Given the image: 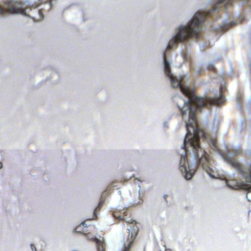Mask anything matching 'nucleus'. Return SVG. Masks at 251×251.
<instances>
[{
	"mask_svg": "<svg viewBox=\"0 0 251 251\" xmlns=\"http://www.w3.org/2000/svg\"><path fill=\"white\" fill-rule=\"evenodd\" d=\"M163 56L165 73L170 79L172 87L174 88L179 87L182 93L188 99L187 101L184 102L183 107L178 106L181 112V115L182 116H184L188 114L189 120L192 121L186 125L187 133L184 140L183 148L186 150L187 136H192L188 139V142L194 149L193 151L197 164L190 165L187 156H181L179 169L187 180L191 179L192 178L198 166H201L211 177L214 178L215 177L211 174L212 170L209 166L210 162L209 155L200 146V136L198 133L200 129L197 126V119L195 115L197 111L201 112L202 109L210 108L213 105L220 106L223 104L225 100L223 96V92L226 90V88L224 86L220 87V93L218 98L196 96L194 91L183 83V76H181L179 79H178L172 75L169 62L166 58L165 50L163 52Z\"/></svg>",
	"mask_w": 251,
	"mask_h": 251,
	"instance_id": "1",
	"label": "nucleus"
},
{
	"mask_svg": "<svg viewBox=\"0 0 251 251\" xmlns=\"http://www.w3.org/2000/svg\"><path fill=\"white\" fill-rule=\"evenodd\" d=\"M233 0H219L211 10L206 12H197L187 25H181L179 31L174 36L168 45L167 48L172 49L175 45L183 42L190 38H198L201 36V24L205 21L206 17H213L223 6L225 9L233 5Z\"/></svg>",
	"mask_w": 251,
	"mask_h": 251,
	"instance_id": "2",
	"label": "nucleus"
},
{
	"mask_svg": "<svg viewBox=\"0 0 251 251\" xmlns=\"http://www.w3.org/2000/svg\"><path fill=\"white\" fill-rule=\"evenodd\" d=\"M237 174L243 177L244 180L240 182L236 179V190L243 187L251 190V165L244 167L236 160ZM246 198L248 201L251 202V191L247 193Z\"/></svg>",
	"mask_w": 251,
	"mask_h": 251,
	"instance_id": "3",
	"label": "nucleus"
},
{
	"mask_svg": "<svg viewBox=\"0 0 251 251\" xmlns=\"http://www.w3.org/2000/svg\"><path fill=\"white\" fill-rule=\"evenodd\" d=\"M126 222L131 224L132 226L128 229V231L127 241L128 242V244L125 247L123 251H130L131 247L134 242L139 232V228L137 226L136 221H133L132 222L126 221Z\"/></svg>",
	"mask_w": 251,
	"mask_h": 251,
	"instance_id": "4",
	"label": "nucleus"
},
{
	"mask_svg": "<svg viewBox=\"0 0 251 251\" xmlns=\"http://www.w3.org/2000/svg\"><path fill=\"white\" fill-rule=\"evenodd\" d=\"M20 13L23 15H25V9L19 8L15 6L11 1H6L4 2V8L0 6V14H17Z\"/></svg>",
	"mask_w": 251,
	"mask_h": 251,
	"instance_id": "5",
	"label": "nucleus"
},
{
	"mask_svg": "<svg viewBox=\"0 0 251 251\" xmlns=\"http://www.w3.org/2000/svg\"><path fill=\"white\" fill-rule=\"evenodd\" d=\"M220 154L226 163L230 165L233 167H235V153H231L229 151H227L226 152L220 153Z\"/></svg>",
	"mask_w": 251,
	"mask_h": 251,
	"instance_id": "6",
	"label": "nucleus"
},
{
	"mask_svg": "<svg viewBox=\"0 0 251 251\" xmlns=\"http://www.w3.org/2000/svg\"><path fill=\"white\" fill-rule=\"evenodd\" d=\"M127 209H124L123 210H116L113 213V216L115 219L119 220V221H125L126 223V221L132 222L134 221L133 220H126L125 219V216L127 215ZM128 224V223H127ZM130 224V223H129ZM131 226H130V227L132 226V225L130 224Z\"/></svg>",
	"mask_w": 251,
	"mask_h": 251,
	"instance_id": "7",
	"label": "nucleus"
},
{
	"mask_svg": "<svg viewBox=\"0 0 251 251\" xmlns=\"http://www.w3.org/2000/svg\"><path fill=\"white\" fill-rule=\"evenodd\" d=\"M92 240L95 243L97 251H106V244L103 240H101L94 237Z\"/></svg>",
	"mask_w": 251,
	"mask_h": 251,
	"instance_id": "8",
	"label": "nucleus"
},
{
	"mask_svg": "<svg viewBox=\"0 0 251 251\" xmlns=\"http://www.w3.org/2000/svg\"><path fill=\"white\" fill-rule=\"evenodd\" d=\"M236 108H238L240 111H243V94L241 92H238L236 94Z\"/></svg>",
	"mask_w": 251,
	"mask_h": 251,
	"instance_id": "9",
	"label": "nucleus"
},
{
	"mask_svg": "<svg viewBox=\"0 0 251 251\" xmlns=\"http://www.w3.org/2000/svg\"><path fill=\"white\" fill-rule=\"evenodd\" d=\"M75 231L77 233H80L85 235L88 233L87 226L85 224V222H82L77 226L75 228Z\"/></svg>",
	"mask_w": 251,
	"mask_h": 251,
	"instance_id": "10",
	"label": "nucleus"
},
{
	"mask_svg": "<svg viewBox=\"0 0 251 251\" xmlns=\"http://www.w3.org/2000/svg\"><path fill=\"white\" fill-rule=\"evenodd\" d=\"M219 178L221 180H225L226 184L228 188L232 190H235V180L234 179L230 180L227 179L225 176L219 177Z\"/></svg>",
	"mask_w": 251,
	"mask_h": 251,
	"instance_id": "11",
	"label": "nucleus"
},
{
	"mask_svg": "<svg viewBox=\"0 0 251 251\" xmlns=\"http://www.w3.org/2000/svg\"><path fill=\"white\" fill-rule=\"evenodd\" d=\"M234 25V22L226 24L221 26L220 29L223 31H226L229 28L233 27Z\"/></svg>",
	"mask_w": 251,
	"mask_h": 251,
	"instance_id": "12",
	"label": "nucleus"
},
{
	"mask_svg": "<svg viewBox=\"0 0 251 251\" xmlns=\"http://www.w3.org/2000/svg\"><path fill=\"white\" fill-rule=\"evenodd\" d=\"M246 126L245 123L244 122V121L242 120L240 121L239 123V129L240 131H242L244 128H245Z\"/></svg>",
	"mask_w": 251,
	"mask_h": 251,
	"instance_id": "13",
	"label": "nucleus"
},
{
	"mask_svg": "<svg viewBox=\"0 0 251 251\" xmlns=\"http://www.w3.org/2000/svg\"><path fill=\"white\" fill-rule=\"evenodd\" d=\"M207 69L209 71H213L214 72H216V68H215L214 65L212 64H209L208 65V66L207 67Z\"/></svg>",
	"mask_w": 251,
	"mask_h": 251,
	"instance_id": "14",
	"label": "nucleus"
},
{
	"mask_svg": "<svg viewBox=\"0 0 251 251\" xmlns=\"http://www.w3.org/2000/svg\"><path fill=\"white\" fill-rule=\"evenodd\" d=\"M245 20V17L244 16L240 15L238 18L236 17V24L237 23H241Z\"/></svg>",
	"mask_w": 251,
	"mask_h": 251,
	"instance_id": "15",
	"label": "nucleus"
},
{
	"mask_svg": "<svg viewBox=\"0 0 251 251\" xmlns=\"http://www.w3.org/2000/svg\"><path fill=\"white\" fill-rule=\"evenodd\" d=\"M100 205H101V203H100H100H99V204L97 208H96L95 209V210H94V217L95 218H97V216L96 213V211H97V210H100Z\"/></svg>",
	"mask_w": 251,
	"mask_h": 251,
	"instance_id": "16",
	"label": "nucleus"
},
{
	"mask_svg": "<svg viewBox=\"0 0 251 251\" xmlns=\"http://www.w3.org/2000/svg\"><path fill=\"white\" fill-rule=\"evenodd\" d=\"M236 155L238 154H241L242 153V150L240 149V147L239 146H236Z\"/></svg>",
	"mask_w": 251,
	"mask_h": 251,
	"instance_id": "17",
	"label": "nucleus"
},
{
	"mask_svg": "<svg viewBox=\"0 0 251 251\" xmlns=\"http://www.w3.org/2000/svg\"><path fill=\"white\" fill-rule=\"evenodd\" d=\"M248 102L249 103V105H248V107H249V106H250L251 105V100L250 99H249L248 100Z\"/></svg>",
	"mask_w": 251,
	"mask_h": 251,
	"instance_id": "18",
	"label": "nucleus"
},
{
	"mask_svg": "<svg viewBox=\"0 0 251 251\" xmlns=\"http://www.w3.org/2000/svg\"><path fill=\"white\" fill-rule=\"evenodd\" d=\"M31 249L33 251L34 249H35V246L32 245V244H31Z\"/></svg>",
	"mask_w": 251,
	"mask_h": 251,
	"instance_id": "19",
	"label": "nucleus"
},
{
	"mask_svg": "<svg viewBox=\"0 0 251 251\" xmlns=\"http://www.w3.org/2000/svg\"><path fill=\"white\" fill-rule=\"evenodd\" d=\"M38 12L40 14H41L42 15V17H43V14H42L41 10H39Z\"/></svg>",
	"mask_w": 251,
	"mask_h": 251,
	"instance_id": "20",
	"label": "nucleus"
},
{
	"mask_svg": "<svg viewBox=\"0 0 251 251\" xmlns=\"http://www.w3.org/2000/svg\"><path fill=\"white\" fill-rule=\"evenodd\" d=\"M2 167V164L1 162H0V169H1Z\"/></svg>",
	"mask_w": 251,
	"mask_h": 251,
	"instance_id": "21",
	"label": "nucleus"
},
{
	"mask_svg": "<svg viewBox=\"0 0 251 251\" xmlns=\"http://www.w3.org/2000/svg\"><path fill=\"white\" fill-rule=\"evenodd\" d=\"M165 251H172L171 250L169 249H166Z\"/></svg>",
	"mask_w": 251,
	"mask_h": 251,
	"instance_id": "22",
	"label": "nucleus"
},
{
	"mask_svg": "<svg viewBox=\"0 0 251 251\" xmlns=\"http://www.w3.org/2000/svg\"><path fill=\"white\" fill-rule=\"evenodd\" d=\"M158 251H161L160 250H159Z\"/></svg>",
	"mask_w": 251,
	"mask_h": 251,
	"instance_id": "23",
	"label": "nucleus"
}]
</instances>
